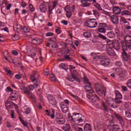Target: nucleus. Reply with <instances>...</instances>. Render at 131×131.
<instances>
[{
    "label": "nucleus",
    "instance_id": "nucleus-1",
    "mask_svg": "<svg viewBox=\"0 0 131 131\" xmlns=\"http://www.w3.org/2000/svg\"><path fill=\"white\" fill-rule=\"evenodd\" d=\"M121 44L123 50V52L122 53V58L124 61H127V59H128V54L126 53V51H127V49H131V46L129 45L127 42L125 41H121Z\"/></svg>",
    "mask_w": 131,
    "mask_h": 131
},
{
    "label": "nucleus",
    "instance_id": "nucleus-2",
    "mask_svg": "<svg viewBox=\"0 0 131 131\" xmlns=\"http://www.w3.org/2000/svg\"><path fill=\"white\" fill-rule=\"evenodd\" d=\"M74 116H72L71 114H68V117L70 118H72V120L74 121L75 123H79V122H82L83 121V119H82V117H84L83 116L80 115V116H78V115H79V113H77V114L76 113H73Z\"/></svg>",
    "mask_w": 131,
    "mask_h": 131
},
{
    "label": "nucleus",
    "instance_id": "nucleus-3",
    "mask_svg": "<svg viewBox=\"0 0 131 131\" xmlns=\"http://www.w3.org/2000/svg\"><path fill=\"white\" fill-rule=\"evenodd\" d=\"M90 20H88L86 22V26L87 27H89L90 28H95L97 27V25H98V23L93 21V20H94L96 21V19L92 18L90 19Z\"/></svg>",
    "mask_w": 131,
    "mask_h": 131
},
{
    "label": "nucleus",
    "instance_id": "nucleus-4",
    "mask_svg": "<svg viewBox=\"0 0 131 131\" xmlns=\"http://www.w3.org/2000/svg\"><path fill=\"white\" fill-rule=\"evenodd\" d=\"M19 89L21 92L24 93V94H26V95H28L30 98H33V95H32V93L30 92V91L28 90V89L23 86H20L19 87Z\"/></svg>",
    "mask_w": 131,
    "mask_h": 131
},
{
    "label": "nucleus",
    "instance_id": "nucleus-5",
    "mask_svg": "<svg viewBox=\"0 0 131 131\" xmlns=\"http://www.w3.org/2000/svg\"><path fill=\"white\" fill-rule=\"evenodd\" d=\"M64 10L66 12V16L67 18H70L71 16H72V11H71V9L70 6L68 5L65 7Z\"/></svg>",
    "mask_w": 131,
    "mask_h": 131
},
{
    "label": "nucleus",
    "instance_id": "nucleus-6",
    "mask_svg": "<svg viewBox=\"0 0 131 131\" xmlns=\"http://www.w3.org/2000/svg\"><path fill=\"white\" fill-rule=\"evenodd\" d=\"M18 98V94H17V92L16 91H13L10 95L9 99L12 101H16Z\"/></svg>",
    "mask_w": 131,
    "mask_h": 131
},
{
    "label": "nucleus",
    "instance_id": "nucleus-7",
    "mask_svg": "<svg viewBox=\"0 0 131 131\" xmlns=\"http://www.w3.org/2000/svg\"><path fill=\"white\" fill-rule=\"evenodd\" d=\"M111 20L112 21L113 24H116L117 25L119 23V19H118V16L117 15H112L110 16Z\"/></svg>",
    "mask_w": 131,
    "mask_h": 131
},
{
    "label": "nucleus",
    "instance_id": "nucleus-8",
    "mask_svg": "<svg viewBox=\"0 0 131 131\" xmlns=\"http://www.w3.org/2000/svg\"><path fill=\"white\" fill-rule=\"evenodd\" d=\"M95 89L96 92H97L98 91H101V90H102V91H103V92H104V96H106V88H103L102 87V85L100 84H97L95 85Z\"/></svg>",
    "mask_w": 131,
    "mask_h": 131
},
{
    "label": "nucleus",
    "instance_id": "nucleus-9",
    "mask_svg": "<svg viewBox=\"0 0 131 131\" xmlns=\"http://www.w3.org/2000/svg\"><path fill=\"white\" fill-rule=\"evenodd\" d=\"M100 63L103 66H108L110 64V60L104 58L100 60Z\"/></svg>",
    "mask_w": 131,
    "mask_h": 131
},
{
    "label": "nucleus",
    "instance_id": "nucleus-10",
    "mask_svg": "<svg viewBox=\"0 0 131 131\" xmlns=\"http://www.w3.org/2000/svg\"><path fill=\"white\" fill-rule=\"evenodd\" d=\"M48 100L49 101V103H50L51 105H57V101H56V99H55V97H54L53 96H49Z\"/></svg>",
    "mask_w": 131,
    "mask_h": 131
},
{
    "label": "nucleus",
    "instance_id": "nucleus-11",
    "mask_svg": "<svg viewBox=\"0 0 131 131\" xmlns=\"http://www.w3.org/2000/svg\"><path fill=\"white\" fill-rule=\"evenodd\" d=\"M106 52L107 54L109 55V56H116V53H115V51L113 50V49L107 48Z\"/></svg>",
    "mask_w": 131,
    "mask_h": 131
},
{
    "label": "nucleus",
    "instance_id": "nucleus-12",
    "mask_svg": "<svg viewBox=\"0 0 131 131\" xmlns=\"http://www.w3.org/2000/svg\"><path fill=\"white\" fill-rule=\"evenodd\" d=\"M32 41L34 45H40L42 42V39L41 38H34L32 40Z\"/></svg>",
    "mask_w": 131,
    "mask_h": 131
},
{
    "label": "nucleus",
    "instance_id": "nucleus-13",
    "mask_svg": "<svg viewBox=\"0 0 131 131\" xmlns=\"http://www.w3.org/2000/svg\"><path fill=\"white\" fill-rule=\"evenodd\" d=\"M113 12L116 15H119L121 12V9L118 6H115L113 9Z\"/></svg>",
    "mask_w": 131,
    "mask_h": 131
},
{
    "label": "nucleus",
    "instance_id": "nucleus-14",
    "mask_svg": "<svg viewBox=\"0 0 131 131\" xmlns=\"http://www.w3.org/2000/svg\"><path fill=\"white\" fill-rule=\"evenodd\" d=\"M56 121L58 124H64L66 120H65V118L62 117L60 119H57Z\"/></svg>",
    "mask_w": 131,
    "mask_h": 131
},
{
    "label": "nucleus",
    "instance_id": "nucleus-15",
    "mask_svg": "<svg viewBox=\"0 0 131 131\" xmlns=\"http://www.w3.org/2000/svg\"><path fill=\"white\" fill-rule=\"evenodd\" d=\"M91 124L86 123L84 127V131H92Z\"/></svg>",
    "mask_w": 131,
    "mask_h": 131
},
{
    "label": "nucleus",
    "instance_id": "nucleus-16",
    "mask_svg": "<svg viewBox=\"0 0 131 131\" xmlns=\"http://www.w3.org/2000/svg\"><path fill=\"white\" fill-rule=\"evenodd\" d=\"M112 130L113 131H118L120 130V127H119V125L117 124H114L112 126Z\"/></svg>",
    "mask_w": 131,
    "mask_h": 131
},
{
    "label": "nucleus",
    "instance_id": "nucleus-17",
    "mask_svg": "<svg viewBox=\"0 0 131 131\" xmlns=\"http://www.w3.org/2000/svg\"><path fill=\"white\" fill-rule=\"evenodd\" d=\"M116 99H121L122 98V95L118 90L115 91Z\"/></svg>",
    "mask_w": 131,
    "mask_h": 131
},
{
    "label": "nucleus",
    "instance_id": "nucleus-18",
    "mask_svg": "<svg viewBox=\"0 0 131 131\" xmlns=\"http://www.w3.org/2000/svg\"><path fill=\"white\" fill-rule=\"evenodd\" d=\"M70 129H71L70 125L69 124H66L64 126H63L62 127V129L65 131H69L70 130Z\"/></svg>",
    "mask_w": 131,
    "mask_h": 131
},
{
    "label": "nucleus",
    "instance_id": "nucleus-19",
    "mask_svg": "<svg viewBox=\"0 0 131 131\" xmlns=\"http://www.w3.org/2000/svg\"><path fill=\"white\" fill-rule=\"evenodd\" d=\"M37 86H38V84L37 83L35 84L34 85H30L29 86V89L30 91H33V90H34V88H37Z\"/></svg>",
    "mask_w": 131,
    "mask_h": 131
},
{
    "label": "nucleus",
    "instance_id": "nucleus-20",
    "mask_svg": "<svg viewBox=\"0 0 131 131\" xmlns=\"http://www.w3.org/2000/svg\"><path fill=\"white\" fill-rule=\"evenodd\" d=\"M40 10L42 13H46L47 12V7L45 5H40Z\"/></svg>",
    "mask_w": 131,
    "mask_h": 131
},
{
    "label": "nucleus",
    "instance_id": "nucleus-21",
    "mask_svg": "<svg viewBox=\"0 0 131 131\" xmlns=\"http://www.w3.org/2000/svg\"><path fill=\"white\" fill-rule=\"evenodd\" d=\"M69 60V61H71V57L69 55H67L64 56L61 61H66Z\"/></svg>",
    "mask_w": 131,
    "mask_h": 131
},
{
    "label": "nucleus",
    "instance_id": "nucleus-22",
    "mask_svg": "<svg viewBox=\"0 0 131 131\" xmlns=\"http://www.w3.org/2000/svg\"><path fill=\"white\" fill-rule=\"evenodd\" d=\"M114 115L115 116V117L117 118V119H118V120H121V119H123V118L122 117V116H120L119 114H117L116 113H115L114 114Z\"/></svg>",
    "mask_w": 131,
    "mask_h": 131
},
{
    "label": "nucleus",
    "instance_id": "nucleus-23",
    "mask_svg": "<svg viewBox=\"0 0 131 131\" xmlns=\"http://www.w3.org/2000/svg\"><path fill=\"white\" fill-rule=\"evenodd\" d=\"M107 35L108 37L112 38V37H114V35H115V34H114V32H113V31H110L107 33Z\"/></svg>",
    "mask_w": 131,
    "mask_h": 131
},
{
    "label": "nucleus",
    "instance_id": "nucleus-24",
    "mask_svg": "<svg viewBox=\"0 0 131 131\" xmlns=\"http://www.w3.org/2000/svg\"><path fill=\"white\" fill-rule=\"evenodd\" d=\"M55 119H56V121L57 119H60L63 117V116L61 115V114L59 113H56L55 116Z\"/></svg>",
    "mask_w": 131,
    "mask_h": 131
},
{
    "label": "nucleus",
    "instance_id": "nucleus-25",
    "mask_svg": "<svg viewBox=\"0 0 131 131\" xmlns=\"http://www.w3.org/2000/svg\"><path fill=\"white\" fill-rule=\"evenodd\" d=\"M99 32H101V33H106V31L107 30L104 28H99L98 29Z\"/></svg>",
    "mask_w": 131,
    "mask_h": 131
},
{
    "label": "nucleus",
    "instance_id": "nucleus-26",
    "mask_svg": "<svg viewBox=\"0 0 131 131\" xmlns=\"http://www.w3.org/2000/svg\"><path fill=\"white\" fill-rule=\"evenodd\" d=\"M84 37L89 38L92 36V34L90 32H85L83 33Z\"/></svg>",
    "mask_w": 131,
    "mask_h": 131
},
{
    "label": "nucleus",
    "instance_id": "nucleus-27",
    "mask_svg": "<svg viewBox=\"0 0 131 131\" xmlns=\"http://www.w3.org/2000/svg\"><path fill=\"white\" fill-rule=\"evenodd\" d=\"M59 68L61 69H63L64 70H66V71H67L68 70V69L66 68V65L64 63H61L59 65Z\"/></svg>",
    "mask_w": 131,
    "mask_h": 131
},
{
    "label": "nucleus",
    "instance_id": "nucleus-28",
    "mask_svg": "<svg viewBox=\"0 0 131 131\" xmlns=\"http://www.w3.org/2000/svg\"><path fill=\"white\" fill-rule=\"evenodd\" d=\"M114 49L115 50H116L117 51H118L120 48L119 47V44L118 42H116L114 43Z\"/></svg>",
    "mask_w": 131,
    "mask_h": 131
},
{
    "label": "nucleus",
    "instance_id": "nucleus-29",
    "mask_svg": "<svg viewBox=\"0 0 131 131\" xmlns=\"http://www.w3.org/2000/svg\"><path fill=\"white\" fill-rule=\"evenodd\" d=\"M19 120L21 122L22 124L24 125V126H27V125H28V123L27 122L24 121V120H23L22 118L19 117Z\"/></svg>",
    "mask_w": 131,
    "mask_h": 131
},
{
    "label": "nucleus",
    "instance_id": "nucleus-30",
    "mask_svg": "<svg viewBox=\"0 0 131 131\" xmlns=\"http://www.w3.org/2000/svg\"><path fill=\"white\" fill-rule=\"evenodd\" d=\"M107 104H108V106H110V107H112V108H117V106H114V105H113L112 101H107Z\"/></svg>",
    "mask_w": 131,
    "mask_h": 131
},
{
    "label": "nucleus",
    "instance_id": "nucleus-31",
    "mask_svg": "<svg viewBox=\"0 0 131 131\" xmlns=\"http://www.w3.org/2000/svg\"><path fill=\"white\" fill-rule=\"evenodd\" d=\"M21 32H24V33H27V32H29V30H28V28L26 27H22L21 28Z\"/></svg>",
    "mask_w": 131,
    "mask_h": 131
},
{
    "label": "nucleus",
    "instance_id": "nucleus-32",
    "mask_svg": "<svg viewBox=\"0 0 131 131\" xmlns=\"http://www.w3.org/2000/svg\"><path fill=\"white\" fill-rule=\"evenodd\" d=\"M17 32H19V31L22 32V26L17 25L16 27Z\"/></svg>",
    "mask_w": 131,
    "mask_h": 131
},
{
    "label": "nucleus",
    "instance_id": "nucleus-33",
    "mask_svg": "<svg viewBox=\"0 0 131 131\" xmlns=\"http://www.w3.org/2000/svg\"><path fill=\"white\" fill-rule=\"evenodd\" d=\"M20 39V36L19 35L15 34L13 37V40L16 41Z\"/></svg>",
    "mask_w": 131,
    "mask_h": 131
},
{
    "label": "nucleus",
    "instance_id": "nucleus-34",
    "mask_svg": "<svg viewBox=\"0 0 131 131\" xmlns=\"http://www.w3.org/2000/svg\"><path fill=\"white\" fill-rule=\"evenodd\" d=\"M98 95L100 96V97H102L103 96V94L104 95V90H98V91H96Z\"/></svg>",
    "mask_w": 131,
    "mask_h": 131
},
{
    "label": "nucleus",
    "instance_id": "nucleus-35",
    "mask_svg": "<svg viewBox=\"0 0 131 131\" xmlns=\"http://www.w3.org/2000/svg\"><path fill=\"white\" fill-rule=\"evenodd\" d=\"M49 40L50 42H52V43H53V42H54V43H56V37H54L52 38H50L49 39Z\"/></svg>",
    "mask_w": 131,
    "mask_h": 131
},
{
    "label": "nucleus",
    "instance_id": "nucleus-36",
    "mask_svg": "<svg viewBox=\"0 0 131 131\" xmlns=\"http://www.w3.org/2000/svg\"><path fill=\"white\" fill-rule=\"evenodd\" d=\"M97 36L98 37H100V38H102L104 40H106V39H107V37H106V36H105L101 34H98V35H97Z\"/></svg>",
    "mask_w": 131,
    "mask_h": 131
},
{
    "label": "nucleus",
    "instance_id": "nucleus-37",
    "mask_svg": "<svg viewBox=\"0 0 131 131\" xmlns=\"http://www.w3.org/2000/svg\"><path fill=\"white\" fill-rule=\"evenodd\" d=\"M108 48L107 49H113L114 48V43L111 42V43H108Z\"/></svg>",
    "mask_w": 131,
    "mask_h": 131
},
{
    "label": "nucleus",
    "instance_id": "nucleus-38",
    "mask_svg": "<svg viewBox=\"0 0 131 131\" xmlns=\"http://www.w3.org/2000/svg\"><path fill=\"white\" fill-rule=\"evenodd\" d=\"M122 15H130V12L127 10H124L122 12Z\"/></svg>",
    "mask_w": 131,
    "mask_h": 131
},
{
    "label": "nucleus",
    "instance_id": "nucleus-39",
    "mask_svg": "<svg viewBox=\"0 0 131 131\" xmlns=\"http://www.w3.org/2000/svg\"><path fill=\"white\" fill-rule=\"evenodd\" d=\"M125 115L127 117V119H129L131 117V114L129 113V112H125Z\"/></svg>",
    "mask_w": 131,
    "mask_h": 131
},
{
    "label": "nucleus",
    "instance_id": "nucleus-40",
    "mask_svg": "<svg viewBox=\"0 0 131 131\" xmlns=\"http://www.w3.org/2000/svg\"><path fill=\"white\" fill-rule=\"evenodd\" d=\"M119 121L122 126H124L125 124V121H124V120L123 119L120 120Z\"/></svg>",
    "mask_w": 131,
    "mask_h": 131
},
{
    "label": "nucleus",
    "instance_id": "nucleus-41",
    "mask_svg": "<svg viewBox=\"0 0 131 131\" xmlns=\"http://www.w3.org/2000/svg\"><path fill=\"white\" fill-rule=\"evenodd\" d=\"M102 106L104 108V111H106V112H108V108H107V106L106 105V104H105V102H102Z\"/></svg>",
    "mask_w": 131,
    "mask_h": 131
},
{
    "label": "nucleus",
    "instance_id": "nucleus-42",
    "mask_svg": "<svg viewBox=\"0 0 131 131\" xmlns=\"http://www.w3.org/2000/svg\"><path fill=\"white\" fill-rule=\"evenodd\" d=\"M29 8L31 12H34L35 11L34 7H33V5H32V4H29Z\"/></svg>",
    "mask_w": 131,
    "mask_h": 131
},
{
    "label": "nucleus",
    "instance_id": "nucleus-43",
    "mask_svg": "<svg viewBox=\"0 0 131 131\" xmlns=\"http://www.w3.org/2000/svg\"><path fill=\"white\" fill-rule=\"evenodd\" d=\"M126 84H127V86H128L129 89H131V79H130L128 80Z\"/></svg>",
    "mask_w": 131,
    "mask_h": 131
},
{
    "label": "nucleus",
    "instance_id": "nucleus-44",
    "mask_svg": "<svg viewBox=\"0 0 131 131\" xmlns=\"http://www.w3.org/2000/svg\"><path fill=\"white\" fill-rule=\"evenodd\" d=\"M115 101L117 104H121L122 103V101L120 100V98H115Z\"/></svg>",
    "mask_w": 131,
    "mask_h": 131
},
{
    "label": "nucleus",
    "instance_id": "nucleus-45",
    "mask_svg": "<svg viewBox=\"0 0 131 131\" xmlns=\"http://www.w3.org/2000/svg\"><path fill=\"white\" fill-rule=\"evenodd\" d=\"M5 105L7 108H11V103L9 102V101H6Z\"/></svg>",
    "mask_w": 131,
    "mask_h": 131
},
{
    "label": "nucleus",
    "instance_id": "nucleus-46",
    "mask_svg": "<svg viewBox=\"0 0 131 131\" xmlns=\"http://www.w3.org/2000/svg\"><path fill=\"white\" fill-rule=\"evenodd\" d=\"M50 78L51 80H53V81H56V77H55V76H54L53 74L50 75Z\"/></svg>",
    "mask_w": 131,
    "mask_h": 131
},
{
    "label": "nucleus",
    "instance_id": "nucleus-47",
    "mask_svg": "<svg viewBox=\"0 0 131 131\" xmlns=\"http://www.w3.org/2000/svg\"><path fill=\"white\" fill-rule=\"evenodd\" d=\"M21 6V7H23V8H25V7H26V6H27V4H26V3H25L24 2V1L22 0Z\"/></svg>",
    "mask_w": 131,
    "mask_h": 131
},
{
    "label": "nucleus",
    "instance_id": "nucleus-48",
    "mask_svg": "<svg viewBox=\"0 0 131 131\" xmlns=\"http://www.w3.org/2000/svg\"><path fill=\"white\" fill-rule=\"evenodd\" d=\"M96 8H97V9H98V10H99V11H102L103 10V9L101 7V5H100V4H99L98 3H96Z\"/></svg>",
    "mask_w": 131,
    "mask_h": 131
},
{
    "label": "nucleus",
    "instance_id": "nucleus-49",
    "mask_svg": "<svg viewBox=\"0 0 131 131\" xmlns=\"http://www.w3.org/2000/svg\"><path fill=\"white\" fill-rule=\"evenodd\" d=\"M61 110L63 113H67V112L68 111V107H64L63 108H61Z\"/></svg>",
    "mask_w": 131,
    "mask_h": 131
},
{
    "label": "nucleus",
    "instance_id": "nucleus-50",
    "mask_svg": "<svg viewBox=\"0 0 131 131\" xmlns=\"http://www.w3.org/2000/svg\"><path fill=\"white\" fill-rule=\"evenodd\" d=\"M60 106L61 109H63V108H66V107H67V105H66L65 104V103H61L60 104Z\"/></svg>",
    "mask_w": 131,
    "mask_h": 131
},
{
    "label": "nucleus",
    "instance_id": "nucleus-51",
    "mask_svg": "<svg viewBox=\"0 0 131 131\" xmlns=\"http://www.w3.org/2000/svg\"><path fill=\"white\" fill-rule=\"evenodd\" d=\"M68 80H69L70 81H74V80L73 79V78H72V76H69L67 77Z\"/></svg>",
    "mask_w": 131,
    "mask_h": 131
},
{
    "label": "nucleus",
    "instance_id": "nucleus-52",
    "mask_svg": "<svg viewBox=\"0 0 131 131\" xmlns=\"http://www.w3.org/2000/svg\"><path fill=\"white\" fill-rule=\"evenodd\" d=\"M121 22H123V23H127V21H126V19L124 18V17H121Z\"/></svg>",
    "mask_w": 131,
    "mask_h": 131
},
{
    "label": "nucleus",
    "instance_id": "nucleus-53",
    "mask_svg": "<svg viewBox=\"0 0 131 131\" xmlns=\"http://www.w3.org/2000/svg\"><path fill=\"white\" fill-rule=\"evenodd\" d=\"M6 72H7L8 74H9V75H12V71L11 70H9L8 69H5Z\"/></svg>",
    "mask_w": 131,
    "mask_h": 131
},
{
    "label": "nucleus",
    "instance_id": "nucleus-54",
    "mask_svg": "<svg viewBox=\"0 0 131 131\" xmlns=\"http://www.w3.org/2000/svg\"><path fill=\"white\" fill-rule=\"evenodd\" d=\"M121 88L122 89V91L123 92H127V88L125 86H121Z\"/></svg>",
    "mask_w": 131,
    "mask_h": 131
},
{
    "label": "nucleus",
    "instance_id": "nucleus-55",
    "mask_svg": "<svg viewBox=\"0 0 131 131\" xmlns=\"http://www.w3.org/2000/svg\"><path fill=\"white\" fill-rule=\"evenodd\" d=\"M53 10H54V8L51 9V7H49V15H51V14H53Z\"/></svg>",
    "mask_w": 131,
    "mask_h": 131
},
{
    "label": "nucleus",
    "instance_id": "nucleus-56",
    "mask_svg": "<svg viewBox=\"0 0 131 131\" xmlns=\"http://www.w3.org/2000/svg\"><path fill=\"white\" fill-rule=\"evenodd\" d=\"M54 35V33L52 32H48L46 33V36H53Z\"/></svg>",
    "mask_w": 131,
    "mask_h": 131
},
{
    "label": "nucleus",
    "instance_id": "nucleus-57",
    "mask_svg": "<svg viewBox=\"0 0 131 131\" xmlns=\"http://www.w3.org/2000/svg\"><path fill=\"white\" fill-rule=\"evenodd\" d=\"M60 29H61V28L58 27V29L55 30L57 34H60V33H61V31H60Z\"/></svg>",
    "mask_w": 131,
    "mask_h": 131
},
{
    "label": "nucleus",
    "instance_id": "nucleus-58",
    "mask_svg": "<svg viewBox=\"0 0 131 131\" xmlns=\"http://www.w3.org/2000/svg\"><path fill=\"white\" fill-rule=\"evenodd\" d=\"M88 84L89 85H85V90H86L87 89H90L91 86H92V84H91V83H89V84Z\"/></svg>",
    "mask_w": 131,
    "mask_h": 131
},
{
    "label": "nucleus",
    "instance_id": "nucleus-59",
    "mask_svg": "<svg viewBox=\"0 0 131 131\" xmlns=\"http://www.w3.org/2000/svg\"><path fill=\"white\" fill-rule=\"evenodd\" d=\"M71 96L73 97L74 98H75V99H76V100H78V101L80 100L79 97H78L76 95H73V94H71Z\"/></svg>",
    "mask_w": 131,
    "mask_h": 131
},
{
    "label": "nucleus",
    "instance_id": "nucleus-60",
    "mask_svg": "<svg viewBox=\"0 0 131 131\" xmlns=\"http://www.w3.org/2000/svg\"><path fill=\"white\" fill-rule=\"evenodd\" d=\"M31 110L30 108H27L26 111H25V113H26V114H29V113H30L31 112Z\"/></svg>",
    "mask_w": 131,
    "mask_h": 131
},
{
    "label": "nucleus",
    "instance_id": "nucleus-61",
    "mask_svg": "<svg viewBox=\"0 0 131 131\" xmlns=\"http://www.w3.org/2000/svg\"><path fill=\"white\" fill-rule=\"evenodd\" d=\"M61 23H62V24H64V25H67V24H68V21L66 20H62L61 21Z\"/></svg>",
    "mask_w": 131,
    "mask_h": 131
},
{
    "label": "nucleus",
    "instance_id": "nucleus-62",
    "mask_svg": "<svg viewBox=\"0 0 131 131\" xmlns=\"http://www.w3.org/2000/svg\"><path fill=\"white\" fill-rule=\"evenodd\" d=\"M15 77L16 79H21V76L19 74L15 75Z\"/></svg>",
    "mask_w": 131,
    "mask_h": 131
},
{
    "label": "nucleus",
    "instance_id": "nucleus-63",
    "mask_svg": "<svg viewBox=\"0 0 131 131\" xmlns=\"http://www.w3.org/2000/svg\"><path fill=\"white\" fill-rule=\"evenodd\" d=\"M11 7H12V4H9L7 6L6 10H10V9H11Z\"/></svg>",
    "mask_w": 131,
    "mask_h": 131
},
{
    "label": "nucleus",
    "instance_id": "nucleus-64",
    "mask_svg": "<svg viewBox=\"0 0 131 131\" xmlns=\"http://www.w3.org/2000/svg\"><path fill=\"white\" fill-rule=\"evenodd\" d=\"M12 53L13 55H14L15 56H17V55H18V52H17V51H16L15 50H13L12 51Z\"/></svg>",
    "mask_w": 131,
    "mask_h": 131
}]
</instances>
